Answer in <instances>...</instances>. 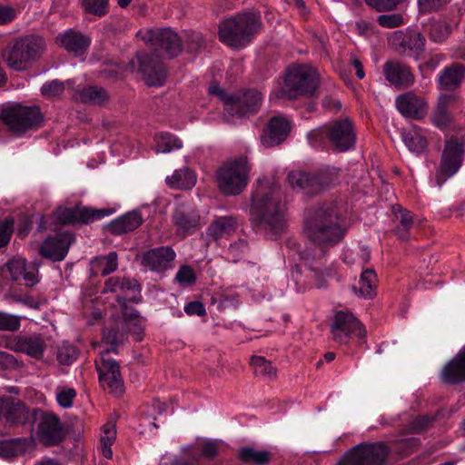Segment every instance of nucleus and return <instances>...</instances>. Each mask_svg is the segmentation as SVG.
I'll return each mask as SVG.
<instances>
[{
  "instance_id": "obj_1",
  "label": "nucleus",
  "mask_w": 465,
  "mask_h": 465,
  "mask_svg": "<svg viewBox=\"0 0 465 465\" xmlns=\"http://www.w3.org/2000/svg\"><path fill=\"white\" fill-rule=\"evenodd\" d=\"M343 206L337 201L325 203L304 219L303 232L316 249L305 248L299 252L302 260L306 262L322 259L327 251L338 244L345 235V229L341 224Z\"/></svg>"
},
{
  "instance_id": "obj_2",
  "label": "nucleus",
  "mask_w": 465,
  "mask_h": 465,
  "mask_svg": "<svg viewBox=\"0 0 465 465\" xmlns=\"http://www.w3.org/2000/svg\"><path fill=\"white\" fill-rule=\"evenodd\" d=\"M251 220L257 226L270 229L273 233L284 228V205L281 187L274 177L258 180L252 193L250 210Z\"/></svg>"
},
{
  "instance_id": "obj_3",
  "label": "nucleus",
  "mask_w": 465,
  "mask_h": 465,
  "mask_svg": "<svg viewBox=\"0 0 465 465\" xmlns=\"http://www.w3.org/2000/svg\"><path fill=\"white\" fill-rule=\"evenodd\" d=\"M45 49L46 42L43 36L35 34L20 35L7 44L3 59L10 69L24 72L42 57Z\"/></svg>"
},
{
  "instance_id": "obj_4",
  "label": "nucleus",
  "mask_w": 465,
  "mask_h": 465,
  "mask_svg": "<svg viewBox=\"0 0 465 465\" xmlns=\"http://www.w3.org/2000/svg\"><path fill=\"white\" fill-rule=\"evenodd\" d=\"M404 455L407 440L404 436L390 445L383 441L362 442L350 449L336 465H384L391 451Z\"/></svg>"
},
{
  "instance_id": "obj_5",
  "label": "nucleus",
  "mask_w": 465,
  "mask_h": 465,
  "mask_svg": "<svg viewBox=\"0 0 465 465\" xmlns=\"http://www.w3.org/2000/svg\"><path fill=\"white\" fill-rule=\"evenodd\" d=\"M261 27V18L255 13H238L219 24L218 35L224 45L242 48L252 42Z\"/></svg>"
},
{
  "instance_id": "obj_6",
  "label": "nucleus",
  "mask_w": 465,
  "mask_h": 465,
  "mask_svg": "<svg viewBox=\"0 0 465 465\" xmlns=\"http://www.w3.org/2000/svg\"><path fill=\"white\" fill-rule=\"evenodd\" d=\"M320 84L317 71L307 64H297L288 68L283 85L275 91L277 98L296 99L299 96H312Z\"/></svg>"
},
{
  "instance_id": "obj_7",
  "label": "nucleus",
  "mask_w": 465,
  "mask_h": 465,
  "mask_svg": "<svg viewBox=\"0 0 465 465\" xmlns=\"http://www.w3.org/2000/svg\"><path fill=\"white\" fill-rule=\"evenodd\" d=\"M249 172L246 157L240 156L224 162L215 172L218 189L226 196L240 194L248 184Z\"/></svg>"
},
{
  "instance_id": "obj_8",
  "label": "nucleus",
  "mask_w": 465,
  "mask_h": 465,
  "mask_svg": "<svg viewBox=\"0 0 465 465\" xmlns=\"http://www.w3.org/2000/svg\"><path fill=\"white\" fill-rule=\"evenodd\" d=\"M208 92L224 104V110L232 116H243L256 113L262 105V95L257 90H247L237 95L225 93L217 84L209 86Z\"/></svg>"
},
{
  "instance_id": "obj_9",
  "label": "nucleus",
  "mask_w": 465,
  "mask_h": 465,
  "mask_svg": "<svg viewBox=\"0 0 465 465\" xmlns=\"http://www.w3.org/2000/svg\"><path fill=\"white\" fill-rule=\"evenodd\" d=\"M336 177L337 172L334 169H321L312 173L294 170L288 173L287 181L293 189L312 197L327 190Z\"/></svg>"
},
{
  "instance_id": "obj_10",
  "label": "nucleus",
  "mask_w": 465,
  "mask_h": 465,
  "mask_svg": "<svg viewBox=\"0 0 465 465\" xmlns=\"http://www.w3.org/2000/svg\"><path fill=\"white\" fill-rule=\"evenodd\" d=\"M39 282L38 269L27 263L25 258L13 257L0 266V290L11 289L10 283L33 287Z\"/></svg>"
},
{
  "instance_id": "obj_11",
  "label": "nucleus",
  "mask_w": 465,
  "mask_h": 465,
  "mask_svg": "<svg viewBox=\"0 0 465 465\" xmlns=\"http://www.w3.org/2000/svg\"><path fill=\"white\" fill-rule=\"evenodd\" d=\"M31 421L36 424V438L45 446L58 445L65 438L60 417L52 411L34 408Z\"/></svg>"
},
{
  "instance_id": "obj_12",
  "label": "nucleus",
  "mask_w": 465,
  "mask_h": 465,
  "mask_svg": "<svg viewBox=\"0 0 465 465\" xmlns=\"http://www.w3.org/2000/svg\"><path fill=\"white\" fill-rule=\"evenodd\" d=\"M0 120L10 132L22 134L38 127L43 115L38 106L15 105L4 108L0 114Z\"/></svg>"
},
{
  "instance_id": "obj_13",
  "label": "nucleus",
  "mask_w": 465,
  "mask_h": 465,
  "mask_svg": "<svg viewBox=\"0 0 465 465\" xmlns=\"http://www.w3.org/2000/svg\"><path fill=\"white\" fill-rule=\"evenodd\" d=\"M171 218L175 234L181 239L193 234L203 226L199 210L190 202L177 203Z\"/></svg>"
},
{
  "instance_id": "obj_14",
  "label": "nucleus",
  "mask_w": 465,
  "mask_h": 465,
  "mask_svg": "<svg viewBox=\"0 0 465 465\" xmlns=\"http://www.w3.org/2000/svg\"><path fill=\"white\" fill-rule=\"evenodd\" d=\"M465 152L464 144L455 139L447 140L442 152L440 166L436 173V183L439 187L460 168Z\"/></svg>"
},
{
  "instance_id": "obj_15",
  "label": "nucleus",
  "mask_w": 465,
  "mask_h": 465,
  "mask_svg": "<svg viewBox=\"0 0 465 465\" xmlns=\"http://www.w3.org/2000/svg\"><path fill=\"white\" fill-rule=\"evenodd\" d=\"M331 332L334 341L346 344L354 337H364L366 331L351 312L340 311L333 317Z\"/></svg>"
},
{
  "instance_id": "obj_16",
  "label": "nucleus",
  "mask_w": 465,
  "mask_h": 465,
  "mask_svg": "<svg viewBox=\"0 0 465 465\" xmlns=\"http://www.w3.org/2000/svg\"><path fill=\"white\" fill-rule=\"evenodd\" d=\"M95 368L102 387L109 393L120 396L124 392V381L120 373L119 364L110 354L100 353L95 360Z\"/></svg>"
},
{
  "instance_id": "obj_17",
  "label": "nucleus",
  "mask_w": 465,
  "mask_h": 465,
  "mask_svg": "<svg viewBox=\"0 0 465 465\" xmlns=\"http://www.w3.org/2000/svg\"><path fill=\"white\" fill-rule=\"evenodd\" d=\"M146 40L153 47L155 54L168 58L177 56L182 51L179 35L170 28L153 29L146 34Z\"/></svg>"
},
{
  "instance_id": "obj_18",
  "label": "nucleus",
  "mask_w": 465,
  "mask_h": 465,
  "mask_svg": "<svg viewBox=\"0 0 465 465\" xmlns=\"http://www.w3.org/2000/svg\"><path fill=\"white\" fill-rule=\"evenodd\" d=\"M113 213L108 208L93 209L84 206H76L74 208L60 207L55 213V219L64 225L75 223H90L96 220H101Z\"/></svg>"
},
{
  "instance_id": "obj_19",
  "label": "nucleus",
  "mask_w": 465,
  "mask_h": 465,
  "mask_svg": "<svg viewBox=\"0 0 465 465\" xmlns=\"http://www.w3.org/2000/svg\"><path fill=\"white\" fill-rule=\"evenodd\" d=\"M137 62L138 71L148 85L162 86L163 84L166 70L158 54L138 53Z\"/></svg>"
},
{
  "instance_id": "obj_20",
  "label": "nucleus",
  "mask_w": 465,
  "mask_h": 465,
  "mask_svg": "<svg viewBox=\"0 0 465 465\" xmlns=\"http://www.w3.org/2000/svg\"><path fill=\"white\" fill-rule=\"evenodd\" d=\"M327 139L338 152H346L353 148L356 134L349 119L338 120L327 124Z\"/></svg>"
},
{
  "instance_id": "obj_21",
  "label": "nucleus",
  "mask_w": 465,
  "mask_h": 465,
  "mask_svg": "<svg viewBox=\"0 0 465 465\" xmlns=\"http://www.w3.org/2000/svg\"><path fill=\"white\" fill-rule=\"evenodd\" d=\"M33 409L13 397H0V420L12 426L24 425L31 421Z\"/></svg>"
},
{
  "instance_id": "obj_22",
  "label": "nucleus",
  "mask_w": 465,
  "mask_h": 465,
  "mask_svg": "<svg viewBox=\"0 0 465 465\" xmlns=\"http://www.w3.org/2000/svg\"><path fill=\"white\" fill-rule=\"evenodd\" d=\"M176 253L170 246H161L145 252L141 259V264L151 271L163 272L173 268Z\"/></svg>"
},
{
  "instance_id": "obj_23",
  "label": "nucleus",
  "mask_w": 465,
  "mask_h": 465,
  "mask_svg": "<svg viewBox=\"0 0 465 465\" xmlns=\"http://www.w3.org/2000/svg\"><path fill=\"white\" fill-rule=\"evenodd\" d=\"M291 128V123L286 117L272 116L261 135L262 144L266 148L279 145L287 138Z\"/></svg>"
},
{
  "instance_id": "obj_24",
  "label": "nucleus",
  "mask_w": 465,
  "mask_h": 465,
  "mask_svg": "<svg viewBox=\"0 0 465 465\" xmlns=\"http://www.w3.org/2000/svg\"><path fill=\"white\" fill-rule=\"evenodd\" d=\"M74 237L70 233H57L47 237L39 249L42 257L54 262L63 261L70 248Z\"/></svg>"
},
{
  "instance_id": "obj_25",
  "label": "nucleus",
  "mask_w": 465,
  "mask_h": 465,
  "mask_svg": "<svg viewBox=\"0 0 465 465\" xmlns=\"http://www.w3.org/2000/svg\"><path fill=\"white\" fill-rule=\"evenodd\" d=\"M440 379L450 385L465 382V346L442 367Z\"/></svg>"
},
{
  "instance_id": "obj_26",
  "label": "nucleus",
  "mask_w": 465,
  "mask_h": 465,
  "mask_svg": "<svg viewBox=\"0 0 465 465\" xmlns=\"http://www.w3.org/2000/svg\"><path fill=\"white\" fill-rule=\"evenodd\" d=\"M59 45L75 56L84 54L91 45V39L79 31L69 29L56 36Z\"/></svg>"
},
{
  "instance_id": "obj_27",
  "label": "nucleus",
  "mask_w": 465,
  "mask_h": 465,
  "mask_svg": "<svg viewBox=\"0 0 465 465\" xmlns=\"http://www.w3.org/2000/svg\"><path fill=\"white\" fill-rule=\"evenodd\" d=\"M118 291L123 292H132L133 295L129 298V302L134 303L142 302L143 297L141 295V285L135 279L120 276L110 277L105 281L102 292H117Z\"/></svg>"
},
{
  "instance_id": "obj_28",
  "label": "nucleus",
  "mask_w": 465,
  "mask_h": 465,
  "mask_svg": "<svg viewBox=\"0 0 465 465\" xmlns=\"http://www.w3.org/2000/svg\"><path fill=\"white\" fill-rule=\"evenodd\" d=\"M143 216L139 211L128 212L114 219L108 224V231L114 235H122L137 229L143 223Z\"/></svg>"
},
{
  "instance_id": "obj_29",
  "label": "nucleus",
  "mask_w": 465,
  "mask_h": 465,
  "mask_svg": "<svg viewBox=\"0 0 465 465\" xmlns=\"http://www.w3.org/2000/svg\"><path fill=\"white\" fill-rule=\"evenodd\" d=\"M236 230V221L231 216H222L215 219L205 232L206 242H217L228 237Z\"/></svg>"
},
{
  "instance_id": "obj_30",
  "label": "nucleus",
  "mask_w": 465,
  "mask_h": 465,
  "mask_svg": "<svg viewBox=\"0 0 465 465\" xmlns=\"http://www.w3.org/2000/svg\"><path fill=\"white\" fill-rule=\"evenodd\" d=\"M464 78L465 67L460 64H454L439 74V86L442 90L453 91L460 87Z\"/></svg>"
},
{
  "instance_id": "obj_31",
  "label": "nucleus",
  "mask_w": 465,
  "mask_h": 465,
  "mask_svg": "<svg viewBox=\"0 0 465 465\" xmlns=\"http://www.w3.org/2000/svg\"><path fill=\"white\" fill-rule=\"evenodd\" d=\"M128 301L129 299L125 297H117V302L123 310L124 329L129 331H134L135 339L140 341L142 339V328L140 325L139 313L136 309L128 306Z\"/></svg>"
},
{
  "instance_id": "obj_32",
  "label": "nucleus",
  "mask_w": 465,
  "mask_h": 465,
  "mask_svg": "<svg viewBox=\"0 0 465 465\" xmlns=\"http://www.w3.org/2000/svg\"><path fill=\"white\" fill-rule=\"evenodd\" d=\"M453 99L452 94H440L438 99L436 109L431 114V121L440 129L446 128L451 121L449 106Z\"/></svg>"
},
{
  "instance_id": "obj_33",
  "label": "nucleus",
  "mask_w": 465,
  "mask_h": 465,
  "mask_svg": "<svg viewBox=\"0 0 465 465\" xmlns=\"http://www.w3.org/2000/svg\"><path fill=\"white\" fill-rule=\"evenodd\" d=\"M118 267V256L115 252H110L107 255L95 257L91 262V271L93 276H106Z\"/></svg>"
},
{
  "instance_id": "obj_34",
  "label": "nucleus",
  "mask_w": 465,
  "mask_h": 465,
  "mask_svg": "<svg viewBox=\"0 0 465 465\" xmlns=\"http://www.w3.org/2000/svg\"><path fill=\"white\" fill-rule=\"evenodd\" d=\"M386 80L396 89H401L407 80V67L397 61H387L383 65Z\"/></svg>"
},
{
  "instance_id": "obj_35",
  "label": "nucleus",
  "mask_w": 465,
  "mask_h": 465,
  "mask_svg": "<svg viewBox=\"0 0 465 465\" xmlns=\"http://www.w3.org/2000/svg\"><path fill=\"white\" fill-rule=\"evenodd\" d=\"M30 446L27 438H14L0 440V457L13 458L23 455Z\"/></svg>"
},
{
  "instance_id": "obj_36",
  "label": "nucleus",
  "mask_w": 465,
  "mask_h": 465,
  "mask_svg": "<svg viewBox=\"0 0 465 465\" xmlns=\"http://www.w3.org/2000/svg\"><path fill=\"white\" fill-rule=\"evenodd\" d=\"M167 184L175 189H191L195 185L196 177L188 167L175 170L171 176L166 177Z\"/></svg>"
},
{
  "instance_id": "obj_37",
  "label": "nucleus",
  "mask_w": 465,
  "mask_h": 465,
  "mask_svg": "<svg viewBox=\"0 0 465 465\" xmlns=\"http://www.w3.org/2000/svg\"><path fill=\"white\" fill-rule=\"evenodd\" d=\"M23 353L41 359L46 348L45 341L41 334L23 335Z\"/></svg>"
},
{
  "instance_id": "obj_38",
  "label": "nucleus",
  "mask_w": 465,
  "mask_h": 465,
  "mask_svg": "<svg viewBox=\"0 0 465 465\" xmlns=\"http://www.w3.org/2000/svg\"><path fill=\"white\" fill-rule=\"evenodd\" d=\"M428 146V133L415 124H409V150L421 153Z\"/></svg>"
},
{
  "instance_id": "obj_39",
  "label": "nucleus",
  "mask_w": 465,
  "mask_h": 465,
  "mask_svg": "<svg viewBox=\"0 0 465 465\" xmlns=\"http://www.w3.org/2000/svg\"><path fill=\"white\" fill-rule=\"evenodd\" d=\"M78 99L84 104H103L108 99V94L103 87L86 86L78 91Z\"/></svg>"
},
{
  "instance_id": "obj_40",
  "label": "nucleus",
  "mask_w": 465,
  "mask_h": 465,
  "mask_svg": "<svg viewBox=\"0 0 465 465\" xmlns=\"http://www.w3.org/2000/svg\"><path fill=\"white\" fill-rule=\"evenodd\" d=\"M358 284L359 287H354V289L359 288L360 293L364 298H372L375 295L377 286V275L375 272L372 269L363 270Z\"/></svg>"
},
{
  "instance_id": "obj_41",
  "label": "nucleus",
  "mask_w": 465,
  "mask_h": 465,
  "mask_svg": "<svg viewBox=\"0 0 465 465\" xmlns=\"http://www.w3.org/2000/svg\"><path fill=\"white\" fill-rule=\"evenodd\" d=\"M125 338L126 334L124 331H119L113 328L104 330L103 341L106 344L107 347L104 348L100 353H117V347L124 341Z\"/></svg>"
},
{
  "instance_id": "obj_42",
  "label": "nucleus",
  "mask_w": 465,
  "mask_h": 465,
  "mask_svg": "<svg viewBox=\"0 0 465 465\" xmlns=\"http://www.w3.org/2000/svg\"><path fill=\"white\" fill-rule=\"evenodd\" d=\"M272 453L267 450H257L253 448H242L239 452L241 460L245 463L265 465L272 460Z\"/></svg>"
},
{
  "instance_id": "obj_43",
  "label": "nucleus",
  "mask_w": 465,
  "mask_h": 465,
  "mask_svg": "<svg viewBox=\"0 0 465 465\" xmlns=\"http://www.w3.org/2000/svg\"><path fill=\"white\" fill-rule=\"evenodd\" d=\"M116 439V429L114 422H107L102 428V435L100 438L101 452L106 459H112L113 451L111 446Z\"/></svg>"
},
{
  "instance_id": "obj_44",
  "label": "nucleus",
  "mask_w": 465,
  "mask_h": 465,
  "mask_svg": "<svg viewBox=\"0 0 465 465\" xmlns=\"http://www.w3.org/2000/svg\"><path fill=\"white\" fill-rule=\"evenodd\" d=\"M156 152L167 153L183 147V142L169 133H160L155 136Z\"/></svg>"
},
{
  "instance_id": "obj_45",
  "label": "nucleus",
  "mask_w": 465,
  "mask_h": 465,
  "mask_svg": "<svg viewBox=\"0 0 465 465\" xmlns=\"http://www.w3.org/2000/svg\"><path fill=\"white\" fill-rule=\"evenodd\" d=\"M251 365L257 376H262L270 380L276 377V369L272 365L270 361L266 360L262 356H252L251 359Z\"/></svg>"
},
{
  "instance_id": "obj_46",
  "label": "nucleus",
  "mask_w": 465,
  "mask_h": 465,
  "mask_svg": "<svg viewBox=\"0 0 465 465\" xmlns=\"http://www.w3.org/2000/svg\"><path fill=\"white\" fill-rule=\"evenodd\" d=\"M428 114V105L421 96L409 93V117L421 119Z\"/></svg>"
},
{
  "instance_id": "obj_47",
  "label": "nucleus",
  "mask_w": 465,
  "mask_h": 465,
  "mask_svg": "<svg viewBox=\"0 0 465 465\" xmlns=\"http://www.w3.org/2000/svg\"><path fill=\"white\" fill-rule=\"evenodd\" d=\"M78 350L73 344L64 341L57 349V361L63 365H69L76 360Z\"/></svg>"
},
{
  "instance_id": "obj_48",
  "label": "nucleus",
  "mask_w": 465,
  "mask_h": 465,
  "mask_svg": "<svg viewBox=\"0 0 465 465\" xmlns=\"http://www.w3.org/2000/svg\"><path fill=\"white\" fill-rule=\"evenodd\" d=\"M436 420L434 415L423 414L414 418L409 422V434L420 433L427 430Z\"/></svg>"
},
{
  "instance_id": "obj_49",
  "label": "nucleus",
  "mask_w": 465,
  "mask_h": 465,
  "mask_svg": "<svg viewBox=\"0 0 465 465\" xmlns=\"http://www.w3.org/2000/svg\"><path fill=\"white\" fill-rule=\"evenodd\" d=\"M83 6L86 13L103 16L108 12V0H83Z\"/></svg>"
},
{
  "instance_id": "obj_50",
  "label": "nucleus",
  "mask_w": 465,
  "mask_h": 465,
  "mask_svg": "<svg viewBox=\"0 0 465 465\" xmlns=\"http://www.w3.org/2000/svg\"><path fill=\"white\" fill-rule=\"evenodd\" d=\"M20 326V316L0 312V331H16Z\"/></svg>"
},
{
  "instance_id": "obj_51",
  "label": "nucleus",
  "mask_w": 465,
  "mask_h": 465,
  "mask_svg": "<svg viewBox=\"0 0 465 465\" xmlns=\"http://www.w3.org/2000/svg\"><path fill=\"white\" fill-rule=\"evenodd\" d=\"M175 281L182 286H191L196 281L194 270L189 265H182L176 272Z\"/></svg>"
},
{
  "instance_id": "obj_52",
  "label": "nucleus",
  "mask_w": 465,
  "mask_h": 465,
  "mask_svg": "<svg viewBox=\"0 0 465 465\" xmlns=\"http://www.w3.org/2000/svg\"><path fill=\"white\" fill-rule=\"evenodd\" d=\"M15 220L7 217L0 222V248L5 247L11 239L14 232Z\"/></svg>"
},
{
  "instance_id": "obj_53",
  "label": "nucleus",
  "mask_w": 465,
  "mask_h": 465,
  "mask_svg": "<svg viewBox=\"0 0 465 465\" xmlns=\"http://www.w3.org/2000/svg\"><path fill=\"white\" fill-rule=\"evenodd\" d=\"M248 252V243L244 240H239L232 243L228 249V257L232 262H237L242 260Z\"/></svg>"
},
{
  "instance_id": "obj_54",
  "label": "nucleus",
  "mask_w": 465,
  "mask_h": 465,
  "mask_svg": "<svg viewBox=\"0 0 465 465\" xmlns=\"http://www.w3.org/2000/svg\"><path fill=\"white\" fill-rule=\"evenodd\" d=\"M390 45L399 54H404L407 50V35L402 30L392 33L389 38Z\"/></svg>"
},
{
  "instance_id": "obj_55",
  "label": "nucleus",
  "mask_w": 465,
  "mask_h": 465,
  "mask_svg": "<svg viewBox=\"0 0 465 465\" xmlns=\"http://www.w3.org/2000/svg\"><path fill=\"white\" fill-rule=\"evenodd\" d=\"M76 397V391L73 388L64 387L56 392L57 403L64 408H70L73 405V401Z\"/></svg>"
},
{
  "instance_id": "obj_56",
  "label": "nucleus",
  "mask_w": 465,
  "mask_h": 465,
  "mask_svg": "<svg viewBox=\"0 0 465 465\" xmlns=\"http://www.w3.org/2000/svg\"><path fill=\"white\" fill-rule=\"evenodd\" d=\"M403 0H365L366 4L377 12L385 13L397 8Z\"/></svg>"
},
{
  "instance_id": "obj_57",
  "label": "nucleus",
  "mask_w": 465,
  "mask_h": 465,
  "mask_svg": "<svg viewBox=\"0 0 465 465\" xmlns=\"http://www.w3.org/2000/svg\"><path fill=\"white\" fill-rule=\"evenodd\" d=\"M379 25L385 28H394L403 24L404 19L401 15L391 14V15H381L377 19Z\"/></svg>"
},
{
  "instance_id": "obj_58",
  "label": "nucleus",
  "mask_w": 465,
  "mask_h": 465,
  "mask_svg": "<svg viewBox=\"0 0 465 465\" xmlns=\"http://www.w3.org/2000/svg\"><path fill=\"white\" fill-rule=\"evenodd\" d=\"M325 138H327V124L312 129L307 134L308 141L314 147L321 146Z\"/></svg>"
},
{
  "instance_id": "obj_59",
  "label": "nucleus",
  "mask_w": 465,
  "mask_h": 465,
  "mask_svg": "<svg viewBox=\"0 0 465 465\" xmlns=\"http://www.w3.org/2000/svg\"><path fill=\"white\" fill-rule=\"evenodd\" d=\"M64 90V84L58 80L45 83L41 88V92L45 96H59L63 94Z\"/></svg>"
},
{
  "instance_id": "obj_60",
  "label": "nucleus",
  "mask_w": 465,
  "mask_h": 465,
  "mask_svg": "<svg viewBox=\"0 0 465 465\" xmlns=\"http://www.w3.org/2000/svg\"><path fill=\"white\" fill-rule=\"evenodd\" d=\"M448 0H418L420 10L424 13L437 12L442 9Z\"/></svg>"
},
{
  "instance_id": "obj_61",
  "label": "nucleus",
  "mask_w": 465,
  "mask_h": 465,
  "mask_svg": "<svg viewBox=\"0 0 465 465\" xmlns=\"http://www.w3.org/2000/svg\"><path fill=\"white\" fill-rule=\"evenodd\" d=\"M425 39L421 34L411 31L409 34V49L414 50L417 54L423 50Z\"/></svg>"
},
{
  "instance_id": "obj_62",
  "label": "nucleus",
  "mask_w": 465,
  "mask_h": 465,
  "mask_svg": "<svg viewBox=\"0 0 465 465\" xmlns=\"http://www.w3.org/2000/svg\"><path fill=\"white\" fill-rule=\"evenodd\" d=\"M17 15L16 10L10 5H0V25L12 23Z\"/></svg>"
},
{
  "instance_id": "obj_63",
  "label": "nucleus",
  "mask_w": 465,
  "mask_h": 465,
  "mask_svg": "<svg viewBox=\"0 0 465 465\" xmlns=\"http://www.w3.org/2000/svg\"><path fill=\"white\" fill-rule=\"evenodd\" d=\"M184 312L188 315H198L203 316L205 315V308L204 305L201 302H191L184 306Z\"/></svg>"
},
{
  "instance_id": "obj_64",
  "label": "nucleus",
  "mask_w": 465,
  "mask_h": 465,
  "mask_svg": "<svg viewBox=\"0 0 465 465\" xmlns=\"http://www.w3.org/2000/svg\"><path fill=\"white\" fill-rule=\"evenodd\" d=\"M322 106L333 113H337L341 109V104L340 100L336 99L331 95H326L322 100Z\"/></svg>"
}]
</instances>
